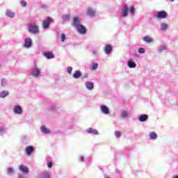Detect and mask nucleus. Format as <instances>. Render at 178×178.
Wrapping results in <instances>:
<instances>
[{
  "label": "nucleus",
  "mask_w": 178,
  "mask_h": 178,
  "mask_svg": "<svg viewBox=\"0 0 178 178\" xmlns=\"http://www.w3.org/2000/svg\"><path fill=\"white\" fill-rule=\"evenodd\" d=\"M29 31L33 34H37L38 33V26L35 24H31L29 27Z\"/></svg>",
  "instance_id": "obj_1"
},
{
  "label": "nucleus",
  "mask_w": 178,
  "mask_h": 178,
  "mask_svg": "<svg viewBox=\"0 0 178 178\" xmlns=\"http://www.w3.org/2000/svg\"><path fill=\"white\" fill-rule=\"evenodd\" d=\"M78 33L80 34H86L87 33V29H86V26L80 24L79 26L76 27Z\"/></svg>",
  "instance_id": "obj_2"
},
{
  "label": "nucleus",
  "mask_w": 178,
  "mask_h": 178,
  "mask_svg": "<svg viewBox=\"0 0 178 178\" xmlns=\"http://www.w3.org/2000/svg\"><path fill=\"white\" fill-rule=\"evenodd\" d=\"M52 23V18L48 17L46 20L42 22L43 29H48L49 27V24Z\"/></svg>",
  "instance_id": "obj_3"
},
{
  "label": "nucleus",
  "mask_w": 178,
  "mask_h": 178,
  "mask_svg": "<svg viewBox=\"0 0 178 178\" xmlns=\"http://www.w3.org/2000/svg\"><path fill=\"white\" fill-rule=\"evenodd\" d=\"M157 19H166L168 17V13L165 11H159L157 13L156 15Z\"/></svg>",
  "instance_id": "obj_4"
},
{
  "label": "nucleus",
  "mask_w": 178,
  "mask_h": 178,
  "mask_svg": "<svg viewBox=\"0 0 178 178\" xmlns=\"http://www.w3.org/2000/svg\"><path fill=\"white\" fill-rule=\"evenodd\" d=\"M19 169L21 172H22L23 173H25V174H27V173H29V172H30L29 170V167H27L24 165H22V164H21L19 166Z\"/></svg>",
  "instance_id": "obj_5"
},
{
  "label": "nucleus",
  "mask_w": 178,
  "mask_h": 178,
  "mask_svg": "<svg viewBox=\"0 0 178 178\" xmlns=\"http://www.w3.org/2000/svg\"><path fill=\"white\" fill-rule=\"evenodd\" d=\"M14 112L17 115H22V113H23V109L22 108V107H20V106L17 105L14 106Z\"/></svg>",
  "instance_id": "obj_6"
},
{
  "label": "nucleus",
  "mask_w": 178,
  "mask_h": 178,
  "mask_svg": "<svg viewBox=\"0 0 178 178\" xmlns=\"http://www.w3.org/2000/svg\"><path fill=\"white\" fill-rule=\"evenodd\" d=\"M104 49L105 54H106L107 55H109V54H111V52H112V45L106 44L104 46Z\"/></svg>",
  "instance_id": "obj_7"
},
{
  "label": "nucleus",
  "mask_w": 178,
  "mask_h": 178,
  "mask_svg": "<svg viewBox=\"0 0 178 178\" xmlns=\"http://www.w3.org/2000/svg\"><path fill=\"white\" fill-rule=\"evenodd\" d=\"M129 13V7L126 4L124 5V8L122 13V17H126Z\"/></svg>",
  "instance_id": "obj_8"
},
{
  "label": "nucleus",
  "mask_w": 178,
  "mask_h": 178,
  "mask_svg": "<svg viewBox=\"0 0 178 178\" xmlns=\"http://www.w3.org/2000/svg\"><path fill=\"white\" fill-rule=\"evenodd\" d=\"M73 26L74 27H77L78 26H80V18L78 17H74L73 19V22H72Z\"/></svg>",
  "instance_id": "obj_9"
},
{
  "label": "nucleus",
  "mask_w": 178,
  "mask_h": 178,
  "mask_svg": "<svg viewBox=\"0 0 178 178\" xmlns=\"http://www.w3.org/2000/svg\"><path fill=\"white\" fill-rule=\"evenodd\" d=\"M40 69L35 68L33 71L31 73V76H33V77H38L40 76Z\"/></svg>",
  "instance_id": "obj_10"
},
{
  "label": "nucleus",
  "mask_w": 178,
  "mask_h": 178,
  "mask_svg": "<svg viewBox=\"0 0 178 178\" xmlns=\"http://www.w3.org/2000/svg\"><path fill=\"white\" fill-rule=\"evenodd\" d=\"M43 55H44V56H46V58L47 59H54V58H55V56L51 51H49V52H44V53H43Z\"/></svg>",
  "instance_id": "obj_11"
},
{
  "label": "nucleus",
  "mask_w": 178,
  "mask_h": 178,
  "mask_svg": "<svg viewBox=\"0 0 178 178\" xmlns=\"http://www.w3.org/2000/svg\"><path fill=\"white\" fill-rule=\"evenodd\" d=\"M32 44H33V42L31 41V39L30 38L25 39L24 47H26V48H30Z\"/></svg>",
  "instance_id": "obj_12"
},
{
  "label": "nucleus",
  "mask_w": 178,
  "mask_h": 178,
  "mask_svg": "<svg viewBox=\"0 0 178 178\" xmlns=\"http://www.w3.org/2000/svg\"><path fill=\"white\" fill-rule=\"evenodd\" d=\"M34 152V147L33 146H28L26 148V152L27 155H31V153Z\"/></svg>",
  "instance_id": "obj_13"
},
{
  "label": "nucleus",
  "mask_w": 178,
  "mask_h": 178,
  "mask_svg": "<svg viewBox=\"0 0 178 178\" xmlns=\"http://www.w3.org/2000/svg\"><path fill=\"white\" fill-rule=\"evenodd\" d=\"M101 111L105 115H108L109 113V108L106 106H101Z\"/></svg>",
  "instance_id": "obj_14"
},
{
  "label": "nucleus",
  "mask_w": 178,
  "mask_h": 178,
  "mask_svg": "<svg viewBox=\"0 0 178 178\" xmlns=\"http://www.w3.org/2000/svg\"><path fill=\"white\" fill-rule=\"evenodd\" d=\"M87 15L92 17L95 16V10H94L92 8H89L88 9Z\"/></svg>",
  "instance_id": "obj_15"
},
{
  "label": "nucleus",
  "mask_w": 178,
  "mask_h": 178,
  "mask_svg": "<svg viewBox=\"0 0 178 178\" xmlns=\"http://www.w3.org/2000/svg\"><path fill=\"white\" fill-rule=\"evenodd\" d=\"M86 131L88 134H91V133H92L95 136H97L98 134V131H97V129H94L92 128H89Z\"/></svg>",
  "instance_id": "obj_16"
},
{
  "label": "nucleus",
  "mask_w": 178,
  "mask_h": 178,
  "mask_svg": "<svg viewBox=\"0 0 178 178\" xmlns=\"http://www.w3.org/2000/svg\"><path fill=\"white\" fill-rule=\"evenodd\" d=\"M74 79H79V77H81V72L80 70H76L73 74Z\"/></svg>",
  "instance_id": "obj_17"
},
{
  "label": "nucleus",
  "mask_w": 178,
  "mask_h": 178,
  "mask_svg": "<svg viewBox=\"0 0 178 178\" xmlns=\"http://www.w3.org/2000/svg\"><path fill=\"white\" fill-rule=\"evenodd\" d=\"M149 137L150 140H156L158 135H156V133L153 131L149 134Z\"/></svg>",
  "instance_id": "obj_18"
},
{
  "label": "nucleus",
  "mask_w": 178,
  "mask_h": 178,
  "mask_svg": "<svg viewBox=\"0 0 178 178\" xmlns=\"http://www.w3.org/2000/svg\"><path fill=\"white\" fill-rule=\"evenodd\" d=\"M86 88H88V90H92L94 88V83H92L90 81H87L86 83Z\"/></svg>",
  "instance_id": "obj_19"
},
{
  "label": "nucleus",
  "mask_w": 178,
  "mask_h": 178,
  "mask_svg": "<svg viewBox=\"0 0 178 178\" xmlns=\"http://www.w3.org/2000/svg\"><path fill=\"white\" fill-rule=\"evenodd\" d=\"M143 41H145V42H152L154 41V39H152V38L149 37V36H145L143 38Z\"/></svg>",
  "instance_id": "obj_20"
},
{
  "label": "nucleus",
  "mask_w": 178,
  "mask_h": 178,
  "mask_svg": "<svg viewBox=\"0 0 178 178\" xmlns=\"http://www.w3.org/2000/svg\"><path fill=\"white\" fill-rule=\"evenodd\" d=\"M9 95L8 91H3L0 92V98H5L6 97H8Z\"/></svg>",
  "instance_id": "obj_21"
},
{
  "label": "nucleus",
  "mask_w": 178,
  "mask_h": 178,
  "mask_svg": "<svg viewBox=\"0 0 178 178\" xmlns=\"http://www.w3.org/2000/svg\"><path fill=\"white\" fill-rule=\"evenodd\" d=\"M128 66L131 69H134L136 67V63L131 60L128 61Z\"/></svg>",
  "instance_id": "obj_22"
},
{
  "label": "nucleus",
  "mask_w": 178,
  "mask_h": 178,
  "mask_svg": "<svg viewBox=\"0 0 178 178\" xmlns=\"http://www.w3.org/2000/svg\"><path fill=\"white\" fill-rule=\"evenodd\" d=\"M148 119V115H143L139 118V121L140 122H145Z\"/></svg>",
  "instance_id": "obj_23"
},
{
  "label": "nucleus",
  "mask_w": 178,
  "mask_h": 178,
  "mask_svg": "<svg viewBox=\"0 0 178 178\" xmlns=\"http://www.w3.org/2000/svg\"><path fill=\"white\" fill-rule=\"evenodd\" d=\"M41 131H42V133H45L46 134H49V133H51L49 129H48V128H47V127H45L44 126L42 127Z\"/></svg>",
  "instance_id": "obj_24"
},
{
  "label": "nucleus",
  "mask_w": 178,
  "mask_h": 178,
  "mask_svg": "<svg viewBox=\"0 0 178 178\" xmlns=\"http://www.w3.org/2000/svg\"><path fill=\"white\" fill-rule=\"evenodd\" d=\"M6 15L8 17H15V13L10 11V10H7Z\"/></svg>",
  "instance_id": "obj_25"
},
{
  "label": "nucleus",
  "mask_w": 178,
  "mask_h": 178,
  "mask_svg": "<svg viewBox=\"0 0 178 178\" xmlns=\"http://www.w3.org/2000/svg\"><path fill=\"white\" fill-rule=\"evenodd\" d=\"M168 29V24H161V30L163 31H165Z\"/></svg>",
  "instance_id": "obj_26"
},
{
  "label": "nucleus",
  "mask_w": 178,
  "mask_h": 178,
  "mask_svg": "<svg viewBox=\"0 0 178 178\" xmlns=\"http://www.w3.org/2000/svg\"><path fill=\"white\" fill-rule=\"evenodd\" d=\"M60 40L63 42L65 40H66V35H65V33L61 34Z\"/></svg>",
  "instance_id": "obj_27"
},
{
  "label": "nucleus",
  "mask_w": 178,
  "mask_h": 178,
  "mask_svg": "<svg viewBox=\"0 0 178 178\" xmlns=\"http://www.w3.org/2000/svg\"><path fill=\"white\" fill-rule=\"evenodd\" d=\"M96 69H98V63H94L92 65V67H91L92 70H95Z\"/></svg>",
  "instance_id": "obj_28"
},
{
  "label": "nucleus",
  "mask_w": 178,
  "mask_h": 178,
  "mask_svg": "<svg viewBox=\"0 0 178 178\" xmlns=\"http://www.w3.org/2000/svg\"><path fill=\"white\" fill-rule=\"evenodd\" d=\"M129 116V113L127 111H122V118H127Z\"/></svg>",
  "instance_id": "obj_29"
},
{
  "label": "nucleus",
  "mask_w": 178,
  "mask_h": 178,
  "mask_svg": "<svg viewBox=\"0 0 178 178\" xmlns=\"http://www.w3.org/2000/svg\"><path fill=\"white\" fill-rule=\"evenodd\" d=\"M145 52V49L143 47H140L138 49V53L139 54H144Z\"/></svg>",
  "instance_id": "obj_30"
},
{
  "label": "nucleus",
  "mask_w": 178,
  "mask_h": 178,
  "mask_svg": "<svg viewBox=\"0 0 178 178\" xmlns=\"http://www.w3.org/2000/svg\"><path fill=\"white\" fill-rule=\"evenodd\" d=\"M72 70H73V67H68L67 68V73H69V74H72Z\"/></svg>",
  "instance_id": "obj_31"
},
{
  "label": "nucleus",
  "mask_w": 178,
  "mask_h": 178,
  "mask_svg": "<svg viewBox=\"0 0 178 178\" xmlns=\"http://www.w3.org/2000/svg\"><path fill=\"white\" fill-rule=\"evenodd\" d=\"M115 135L116 137H121L122 132L121 131H115Z\"/></svg>",
  "instance_id": "obj_32"
},
{
  "label": "nucleus",
  "mask_w": 178,
  "mask_h": 178,
  "mask_svg": "<svg viewBox=\"0 0 178 178\" xmlns=\"http://www.w3.org/2000/svg\"><path fill=\"white\" fill-rule=\"evenodd\" d=\"M135 10H136V9L134 8V6H131V8H130V13L131 15H134Z\"/></svg>",
  "instance_id": "obj_33"
},
{
  "label": "nucleus",
  "mask_w": 178,
  "mask_h": 178,
  "mask_svg": "<svg viewBox=\"0 0 178 178\" xmlns=\"http://www.w3.org/2000/svg\"><path fill=\"white\" fill-rule=\"evenodd\" d=\"M43 177L44 178H51V175H49V174H48V173H45L43 175Z\"/></svg>",
  "instance_id": "obj_34"
},
{
  "label": "nucleus",
  "mask_w": 178,
  "mask_h": 178,
  "mask_svg": "<svg viewBox=\"0 0 178 178\" xmlns=\"http://www.w3.org/2000/svg\"><path fill=\"white\" fill-rule=\"evenodd\" d=\"M8 173H13V168H8Z\"/></svg>",
  "instance_id": "obj_35"
},
{
  "label": "nucleus",
  "mask_w": 178,
  "mask_h": 178,
  "mask_svg": "<svg viewBox=\"0 0 178 178\" xmlns=\"http://www.w3.org/2000/svg\"><path fill=\"white\" fill-rule=\"evenodd\" d=\"M63 20H69V16L68 15H64L63 17Z\"/></svg>",
  "instance_id": "obj_36"
},
{
  "label": "nucleus",
  "mask_w": 178,
  "mask_h": 178,
  "mask_svg": "<svg viewBox=\"0 0 178 178\" xmlns=\"http://www.w3.org/2000/svg\"><path fill=\"white\" fill-rule=\"evenodd\" d=\"M47 166H48L49 168H52V162H48L47 163Z\"/></svg>",
  "instance_id": "obj_37"
},
{
  "label": "nucleus",
  "mask_w": 178,
  "mask_h": 178,
  "mask_svg": "<svg viewBox=\"0 0 178 178\" xmlns=\"http://www.w3.org/2000/svg\"><path fill=\"white\" fill-rule=\"evenodd\" d=\"M21 5H22L23 6H26V5H27V3L26 1H21Z\"/></svg>",
  "instance_id": "obj_38"
},
{
  "label": "nucleus",
  "mask_w": 178,
  "mask_h": 178,
  "mask_svg": "<svg viewBox=\"0 0 178 178\" xmlns=\"http://www.w3.org/2000/svg\"><path fill=\"white\" fill-rule=\"evenodd\" d=\"M88 74H85L83 76V79H88Z\"/></svg>",
  "instance_id": "obj_39"
},
{
  "label": "nucleus",
  "mask_w": 178,
  "mask_h": 178,
  "mask_svg": "<svg viewBox=\"0 0 178 178\" xmlns=\"http://www.w3.org/2000/svg\"><path fill=\"white\" fill-rule=\"evenodd\" d=\"M163 49H165V47H161L159 49V52H162V51H163Z\"/></svg>",
  "instance_id": "obj_40"
},
{
  "label": "nucleus",
  "mask_w": 178,
  "mask_h": 178,
  "mask_svg": "<svg viewBox=\"0 0 178 178\" xmlns=\"http://www.w3.org/2000/svg\"><path fill=\"white\" fill-rule=\"evenodd\" d=\"M79 161H81V162H83V161H84V157L83 156L79 157Z\"/></svg>",
  "instance_id": "obj_41"
},
{
  "label": "nucleus",
  "mask_w": 178,
  "mask_h": 178,
  "mask_svg": "<svg viewBox=\"0 0 178 178\" xmlns=\"http://www.w3.org/2000/svg\"><path fill=\"white\" fill-rule=\"evenodd\" d=\"M0 131H3V128L0 127Z\"/></svg>",
  "instance_id": "obj_42"
},
{
  "label": "nucleus",
  "mask_w": 178,
  "mask_h": 178,
  "mask_svg": "<svg viewBox=\"0 0 178 178\" xmlns=\"http://www.w3.org/2000/svg\"><path fill=\"white\" fill-rule=\"evenodd\" d=\"M3 81H5V80L3 79V80L1 81L2 84H3Z\"/></svg>",
  "instance_id": "obj_43"
},
{
  "label": "nucleus",
  "mask_w": 178,
  "mask_h": 178,
  "mask_svg": "<svg viewBox=\"0 0 178 178\" xmlns=\"http://www.w3.org/2000/svg\"><path fill=\"white\" fill-rule=\"evenodd\" d=\"M172 178H178V176L173 177Z\"/></svg>",
  "instance_id": "obj_44"
},
{
  "label": "nucleus",
  "mask_w": 178,
  "mask_h": 178,
  "mask_svg": "<svg viewBox=\"0 0 178 178\" xmlns=\"http://www.w3.org/2000/svg\"><path fill=\"white\" fill-rule=\"evenodd\" d=\"M171 1V2H173L175 0H170Z\"/></svg>",
  "instance_id": "obj_45"
}]
</instances>
